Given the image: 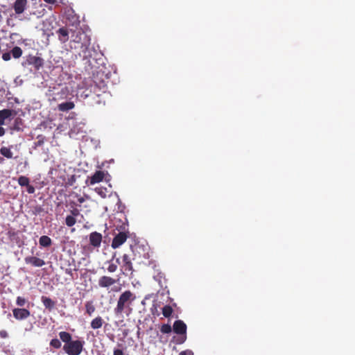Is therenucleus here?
Here are the masks:
<instances>
[{
	"label": "nucleus",
	"mask_w": 355,
	"mask_h": 355,
	"mask_svg": "<svg viewBox=\"0 0 355 355\" xmlns=\"http://www.w3.org/2000/svg\"><path fill=\"white\" fill-rule=\"evenodd\" d=\"M62 343L58 338H53L50 341V346L55 349H60Z\"/></svg>",
	"instance_id": "obj_31"
},
{
	"label": "nucleus",
	"mask_w": 355,
	"mask_h": 355,
	"mask_svg": "<svg viewBox=\"0 0 355 355\" xmlns=\"http://www.w3.org/2000/svg\"><path fill=\"white\" fill-rule=\"evenodd\" d=\"M39 243L42 247L48 248L51 245L52 241L48 236H42L40 238Z\"/></svg>",
	"instance_id": "obj_21"
},
{
	"label": "nucleus",
	"mask_w": 355,
	"mask_h": 355,
	"mask_svg": "<svg viewBox=\"0 0 355 355\" xmlns=\"http://www.w3.org/2000/svg\"><path fill=\"white\" fill-rule=\"evenodd\" d=\"M3 162H4V159L3 157H0V164L3 163Z\"/></svg>",
	"instance_id": "obj_45"
},
{
	"label": "nucleus",
	"mask_w": 355,
	"mask_h": 355,
	"mask_svg": "<svg viewBox=\"0 0 355 355\" xmlns=\"http://www.w3.org/2000/svg\"><path fill=\"white\" fill-rule=\"evenodd\" d=\"M69 31L65 26H62L56 31L58 40L62 44H65L69 40Z\"/></svg>",
	"instance_id": "obj_13"
},
{
	"label": "nucleus",
	"mask_w": 355,
	"mask_h": 355,
	"mask_svg": "<svg viewBox=\"0 0 355 355\" xmlns=\"http://www.w3.org/2000/svg\"><path fill=\"white\" fill-rule=\"evenodd\" d=\"M105 177V173L103 171H96L91 177H88L86 184L93 185L103 181Z\"/></svg>",
	"instance_id": "obj_10"
},
{
	"label": "nucleus",
	"mask_w": 355,
	"mask_h": 355,
	"mask_svg": "<svg viewBox=\"0 0 355 355\" xmlns=\"http://www.w3.org/2000/svg\"><path fill=\"white\" fill-rule=\"evenodd\" d=\"M0 153L7 159L12 158V153L11 152L10 148L3 146L0 149Z\"/></svg>",
	"instance_id": "obj_24"
},
{
	"label": "nucleus",
	"mask_w": 355,
	"mask_h": 355,
	"mask_svg": "<svg viewBox=\"0 0 355 355\" xmlns=\"http://www.w3.org/2000/svg\"><path fill=\"white\" fill-rule=\"evenodd\" d=\"M179 355H193V353L191 350L182 351Z\"/></svg>",
	"instance_id": "obj_40"
},
{
	"label": "nucleus",
	"mask_w": 355,
	"mask_h": 355,
	"mask_svg": "<svg viewBox=\"0 0 355 355\" xmlns=\"http://www.w3.org/2000/svg\"><path fill=\"white\" fill-rule=\"evenodd\" d=\"M8 337V334L6 330L0 331V338H7Z\"/></svg>",
	"instance_id": "obj_37"
},
{
	"label": "nucleus",
	"mask_w": 355,
	"mask_h": 355,
	"mask_svg": "<svg viewBox=\"0 0 355 355\" xmlns=\"http://www.w3.org/2000/svg\"><path fill=\"white\" fill-rule=\"evenodd\" d=\"M85 201V198H84V197H83V196H79V197L78 198V202L80 204L83 203Z\"/></svg>",
	"instance_id": "obj_42"
},
{
	"label": "nucleus",
	"mask_w": 355,
	"mask_h": 355,
	"mask_svg": "<svg viewBox=\"0 0 355 355\" xmlns=\"http://www.w3.org/2000/svg\"><path fill=\"white\" fill-rule=\"evenodd\" d=\"M135 295L130 290L125 291L119 297L116 306L114 309L116 315L125 314L130 315L132 312V304L135 300Z\"/></svg>",
	"instance_id": "obj_2"
},
{
	"label": "nucleus",
	"mask_w": 355,
	"mask_h": 355,
	"mask_svg": "<svg viewBox=\"0 0 355 355\" xmlns=\"http://www.w3.org/2000/svg\"><path fill=\"white\" fill-rule=\"evenodd\" d=\"M24 261L26 264H30L34 267H42L45 265V261L43 259L33 256L25 257Z\"/></svg>",
	"instance_id": "obj_14"
},
{
	"label": "nucleus",
	"mask_w": 355,
	"mask_h": 355,
	"mask_svg": "<svg viewBox=\"0 0 355 355\" xmlns=\"http://www.w3.org/2000/svg\"><path fill=\"white\" fill-rule=\"evenodd\" d=\"M115 256H116V254H114L112 256V259L114 258Z\"/></svg>",
	"instance_id": "obj_47"
},
{
	"label": "nucleus",
	"mask_w": 355,
	"mask_h": 355,
	"mask_svg": "<svg viewBox=\"0 0 355 355\" xmlns=\"http://www.w3.org/2000/svg\"><path fill=\"white\" fill-rule=\"evenodd\" d=\"M41 300L46 309L51 310L55 305V303L50 297L42 296Z\"/></svg>",
	"instance_id": "obj_19"
},
{
	"label": "nucleus",
	"mask_w": 355,
	"mask_h": 355,
	"mask_svg": "<svg viewBox=\"0 0 355 355\" xmlns=\"http://www.w3.org/2000/svg\"><path fill=\"white\" fill-rule=\"evenodd\" d=\"M112 261H113V259H111L110 261H107L109 265H108L107 270L110 273H113V272H116L118 268L116 263H120V261H119V258H117L116 259V263H113Z\"/></svg>",
	"instance_id": "obj_22"
},
{
	"label": "nucleus",
	"mask_w": 355,
	"mask_h": 355,
	"mask_svg": "<svg viewBox=\"0 0 355 355\" xmlns=\"http://www.w3.org/2000/svg\"><path fill=\"white\" fill-rule=\"evenodd\" d=\"M113 291H119V289H114Z\"/></svg>",
	"instance_id": "obj_46"
},
{
	"label": "nucleus",
	"mask_w": 355,
	"mask_h": 355,
	"mask_svg": "<svg viewBox=\"0 0 355 355\" xmlns=\"http://www.w3.org/2000/svg\"><path fill=\"white\" fill-rule=\"evenodd\" d=\"M94 191L101 197V198H106L107 194V190L105 187H96Z\"/></svg>",
	"instance_id": "obj_27"
},
{
	"label": "nucleus",
	"mask_w": 355,
	"mask_h": 355,
	"mask_svg": "<svg viewBox=\"0 0 355 355\" xmlns=\"http://www.w3.org/2000/svg\"><path fill=\"white\" fill-rule=\"evenodd\" d=\"M26 63L33 65L36 70H39L44 65V60L37 56L29 55L26 57Z\"/></svg>",
	"instance_id": "obj_8"
},
{
	"label": "nucleus",
	"mask_w": 355,
	"mask_h": 355,
	"mask_svg": "<svg viewBox=\"0 0 355 355\" xmlns=\"http://www.w3.org/2000/svg\"><path fill=\"white\" fill-rule=\"evenodd\" d=\"M13 317L17 320H23L28 318L31 312L26 309L15 308L12 309Z\"/></svg>",
	"instance_id": "obj_9"
},
{
	"label": "nucleus",
	"mask_w": 355,
	"mask_h": 355,
	"mask_svg": "<svg viewBox=\"0 0 355 355\" xmlns=\"http://www.w3.org/2000/svg\"><path fill=\"white\" fill-rule=\"evenodd\" d=\"M157 277H158L159 279H157V280H158V281H159V284H160L161 287H163V285H162V280H161V279H162V278H164V281L166 280V279H165V278H164V274H162V273H159V274H158V275H157Z\"/></svg>",
	"instance_id": "obj_39"
},
{
	"label": "nucleus",
	"mask_w": 355,
	"mask_h": 355,
	"mask_svg": "<svg viewBox=\"0 0 355 355\" xmlns=\"http://www.w3.org/2000/svg\"><path fill=\"white\" fill-rule=\"evenodd\" d=\"M76 223V218L73 217V216H67L65 218V224L68 227H72Z\"/></svg>",
	"instance_id": "obj_29"
},
{
	"label": "nucleus",
	"mask_w": 355,
	"mask_h": 355,
	"mask_svg": "<svg viewBox=\"0 0 355 355\" xmlns=\"http://www.w3.org/2000/svg\"><path fill=\"white\" fill-rule=\"evenodd\" d=\"M84 344L83 340H72L67 345H64L63 350L68 355H80L83 350Z\"/></svg>",
	"instance_id": "obj_4"
},
{
	"label": "nucleus",
	"mask_w": 355,
	"mask_h": 355,
	"mask_svg": "<svg viewBox=\"0 0 355 355\" xmlns=\"http://www.w3.org/2000/svg\"><path fill=\"white\" fill-rule=\"evenodd\" d=\"M102 239V234L97 232H93L89 236V244L94 248H99L101 246Z\"/></svg>",
	"instance_id": "obj_11"
},
{
	"label": "nucleus",
	"mask_w": 355,
	"mask_h": 355,
	"mask_svg": "<svg viewBox=\"0 0 355 355\" xmlns=\"http://www.w3.org/2000/svg\"><path fill=\"white\" fill-rule=\"evenodd\" d=\"M10 19H7V21H6L7 24H8V26H15V24H12V25H11V24H10Z\"/></svg>",
	"instance_id": "obj_44"
},
{
	"label": "nucleus",
	"mask_w": 355,
	"mask_h": 355,
	"mask_svg": "<svg viewBox=\"0 0 355 355\" xmlns=\"http://www.w3.org/2000/svg\"><path fill=\"white\" fill-rule=\"evenodd\" d=\"M107 94V85L103 80L98 83L94 80L89 88H87L82 94L85 98H88V104L90 105H105Z\"/></svg>",
	"instance_id": "obj_1"
},
{
	"label": "nucleus",
	"mask_w": 355,
	"mask_h": 355,
	"mask_svg": "<svg viewBox=\"0 0 355 355\" xmlns=\"http://www.w3.org/2000/svg\"><path fill=\"white\" fill-rule=\"evenodd\" d=\"M128 238V232H119L112 239L111 246L113 249L119 248Z\"/></svg>",
	"instance_id": "obj_6"
},
{
	"label": "nucleus",
	"mask_w": 355,
	"mask_h": 355,
	"mask_svg": "<svg viewBox=\"0 0 355 355\" xmlns=\"http://www.w3.org/2000/svg\"><path fill=\"white\" fill-rule=\"evenodd\" d=\"M30 183L29 178L26 176H19L18 178V184L21 187L28 186Z\"/></svg>",
	"instance_id": "obj_28"
},
{
	"label": "nucleus",
	"mask_w": 355,
	"mask_h": 355,
	"mask_svg": "<svg viewBox=\"0 0 355 355\" xmlns=\"http://www.w3.org/2000/svg\"><path fill=\"white\" fill-rule=\"evenodd\" d=\"M27 0H16L12 6L15 13L17 15L22 14L27 8Z\"/></svg>",
	"instance_id": "obj_12"
},
{
	"label": "nucleus",
	"mask_w": 355,
	"mask_h": 355,
	"mask_svg": "<svg viewBox=\"0 0 355 355\" xmlns=\"http://www.w3.org/2000/svg\"><path fill=\"white\" fill-rule=\"evenodd\" d=\"M70 212L71 214V216H73L74 218L80 214V211L77 208L73 209Z\"/></svg>",
	"instance_id": "obj_35"
},
{
	"label": "nucleus",
	"mask_w": 355,
	"mask_h": 355,
	"mask_svg": "<svg viewBox=\"0 0 355 355\" xmlns=\"http://www.w3.org/2000/svg\"><path fill=\"white\" fill-rule=\"evenodd\" d=\"M26 303L27 300L23 297L18 296L16 299V304L18 306L23 307Z\"/></svg>",
	"instance_id": "obj_32"
},
{
	"label": "nucleus",
	"mask_w": 355,
	"mask_h": 355,
	"mask_svg": "<svg viewBox=\"0 0 355 355\" xmlns=\"http://www.w3.org/2000/svg\"><path fill=\"white\" fill-rule=\"evenodd\" d=\"M119 279H114L112 277L103 275L98 279V284L99 287L104 288H109L110 286L114 285Z\"/></svg>",
	"instance_id": "obj_7"
},
{
	"label": "nucleus",
	"mask_w": 355,
	"mask_h": 355,
	"mask_svg": "<svg viewBox=\"0 0 355 355\" xmlns=\"http://www.w3.org/2000/svg\"><path fill=\"white\" fill-rule=\"evenodd\" d=\"M187 325L182 320H178L174 322L173 330L174 333L180 336L178 343L182 344L187 340Z\"/></svg>",
	"instance_id": "obj_5"
},
{
	"label": "nucleus",
	"mask_w": 355,
	"mask_h": 355,
	"mask_svg": "<svg viewBox=\"0 0 355 355\" xmlns=\"http://www.w3.org/2000/svg\"><path fill=\"white\" fill-rule=\"evenodd\" d=\"M11 58L10 53L6 52L2 54V59L4 61H8Z\"/></svg>",
	"instance_id": "obj_33"
},
{
	"label": "nucleus",
	"mask_w": 355,
	"mask_h": 355,
	"mask_svg": "<svg viewBox=\"0 0 355 355\" xmlns=\"http://www.w3.org/2000/svg\"><path fill=\"white\" fill-rule=\"evenodd\" d=\"M115 256H116V254H114L112 256V259L114 258Z\"/></svg>",
	"instance_id": "obj_49"
},
{
	"label": "nucleus",
	"mask_w": 355,
	"mask_h": 355,
	"mask_svg": "<svg viewBox=\"0 0 355 355\" xmlns=\"http://www.w3.org/2000/svg\"><path fill=\"white\" fill-rule=\"evenodd\" d=\"M27 187V192L30 194H32L35 192V187L32 185L30 184V183L28 184V186H26Z\"/></svg>",
	"instance_id": "obj_34"
},
{
	"label": "nucleus",
	"mask_w": 355,
	"mask_h": 355,
	"mask_svg": "<svg viewBox=\"0 0 355 355\" xmlns=\"http://www.w3.org/2000/svg\"><path fill=\"white\" fill-rule=\"evenodd\" d=\"M113 355H124V352L121 349H114Z\"/></svg>",
	"instance_id": "obj_36"
},
{
	"label": "nucleus",
	"mask_w": 355,
	"mask_h": 355,
	"mask_svg": "<svg viewBox=\"0 0 355 355\" xmlns=\"http://www.w3.org/2000/svg\"><path fill=\"white\" fill-rule=\"evenodd\" d=\"M12 55L14 58H19L22 55V50L19 46H15L11 50Z\"/></svg>",
	"instance_id": "obj_26"
},
{
	"label": "nucleus",
	"mask_w": 355,
	"mask_h": 355,
	"mask_svg": "<svg viewBox=\"0 0 355 355\" xmlns=\"http://www.w3.org/2000/svg\"><path fill=\"white\" fill-rule=\"evenodd\" d=\"M115 256H116V254H114L112 256V259L114 258Z\"/></svg>",
	"instance_id": "obj_48"
},
{
	"label": "nucleus",
	"mask_w": 355,
	"mask_h": 355,
	"mask_svg": "<svg viewBox=\"0 0 355 355\" xmlns=\"http://www.w3.org/2000/svg\"><path fill=\"white\" fill-rule=\"evenodd\" d=\"M14 114V111L10 109H3L0 110V127L5 124L6 119H10Z\"/></svg>",
	"instance_id": "obj_15"
},
{
	"label": "nucleus",
	"mask_w": 355,
	"mask_h": 355,
	"mask_svg": "<svg viewBox=\"0 0 355 355\" xmlns=\"http://www.w3.org/2000/svg\"><path fill=\"white\" fill-rule=\"evenodd\" d=\"M6 134V130L3 127H0V137H3Z\"/></svg>",
	"instance_id": "obj_41"
},
{
	"label": "nucleus",
	"mask_w": 355,
	"mask_h": 355,
	"mask_svg": "<svg viewBox=\"0 0 355 355\" xmlns=\"http://www.w3.org/2000/svg\"><path fill=\"white\" fill-rule=\"evenodd\" d=\"M86 313L91 316L96 311V308L92 301H88L85 303Z\"/></svg>",
	"instance_id": "obj_23"
},
{
	"label": "nucleus",
	"mask_w": 355,
	"mask_h": 355,
	"mask_svg": "<svg viewBox=\"0 0 355 355\" xmlns=\"http://www.w3.org/2000/svg\"><path fill=\"white\" fill-rule=\"evenodd\" d=\"M162 314L165 318H168L172 315L173 309L170 305H165L162 309Z\"/></svg>",
	"instance_id": "obj_25"
},
{
	"label": "nucleus",
	"mask_w": 355,
	"mask_h": 355,
	"mask_svg": "<svg viewBox=\"0 0 355 355\" xmlns=\"http://www.w3.org/2000/svg\"><path fill=\"white\" fill-rule=\"evenodd\" d=\"M103 323V318L101 316H97L91 321L90 326L93 329H98L102 327Z\"/></svg>",
	"instance_id": "obj_18"
},
{
	"label": "nucleus",
	"mask_w": 355,
	"mask_h": 355,
	"mask_svg": "<svg viewBox=\"0 0 355 355\" xmlns=\"http://www.w3.org/2000/svg\"><path fill=\"white\" fill-rule=\"evenodd\" d=\"M122 267L124 268L125 271L126 272H130L132 273L134 271L133 270V266L131 261V259L127 254H124L122 257Z\"/></svg>",
	"instance_id": "obj_16"
},
{
	"label": "nucleus",
	"mask_w": 355,
	"mask_h": 355,
	"mask_svg": "<svg viewBox=\"0 0 355 355\" xmlns=\"http://www.w3.org/2000/svg\"><path fill=\"white\" fill-rule=\"evenodd\" d=\"M44 1L49 3H54L55 2V0H44Z\"/></svg>",
	"instance_id": "obj_43"
},
{
	"label": "nucleus",
	"mask_w": 355,
	"mask_h": 355,
	"mask_svg": "<svg viewBox=\"0 0 355 355\" xmlns=\"http://www.w3.org/2000/svg\"><path fill=\"white\" fill-rule=\"evenodd\" d=\"M17 235V232H15L13 230H9L8 232V236H9V238L12 239L13 237H15V236Z\"/></svg>",
	"instance_id": "obj_38"
},
{
	"label": "nucleus",
	"mask_w": 355,
	"mask_h": 355,
	"mask_svg": "<svg viewBox=\"0 0 355 355\" xmlns=\"http://www.w3.org/2000/svg\"><path fill=\"white\" fill-rule=\"evenodd\" d=\"M172 331L171 326L169 324H164L160 327V331L162 334H169Z\"/></svg>",
	"instance_id": "obj_30"
},
{
	"label": "nucleus",
	"mask_w": 355,
	"mask_h": 355,
	"mask_svg": "<svg viewBox=\"0 0 355 355\" xmlns=\"http://www.w3.org/2000/svg\"><path fill=\"white\" fill-rule=\"evenodd\" d=\"M71 42L74 43L80 44V51L79 54L84 59H89L91 56V52L89 49L90 42L88 37L81 30L71 31Z\"/></svg>",
	"instance_id": "obj_3"
},
{
	"label": "nucleus",
	"mask_w": 355,
	"mask_h": 355,
	"mask_svg": "<svg viewBox=\"0 0 355 355\" xmlns=\"http://www.w3.org/2000/svg\"><path fill=\"white\" fill-rule=\"evenodd\" d=\"M74 107H75L74 103L71 101H69V102H64V103L58 104V109L59 111H61V112H68V111L73 109Z\"/></svg>",
	"instance_id": "obj_17"
},
{
	"label": "nucleus",
	"mask_w": 355,
	"mask_h": 355,
	"mask_svg": "<svg viewBox=\"0 0 355 355\" xmlns=\"http://www.w3.org/2000/svg\"><path fill=\"white\" fill-rule=\"evenodd\" d=\"M59 336L60 340L64 343V345H67L68 343H71L72 341L71 335L67 331H60L59 333Z\"/></svg>",
	"instance_id": "obj_20"
}]
</instances>
